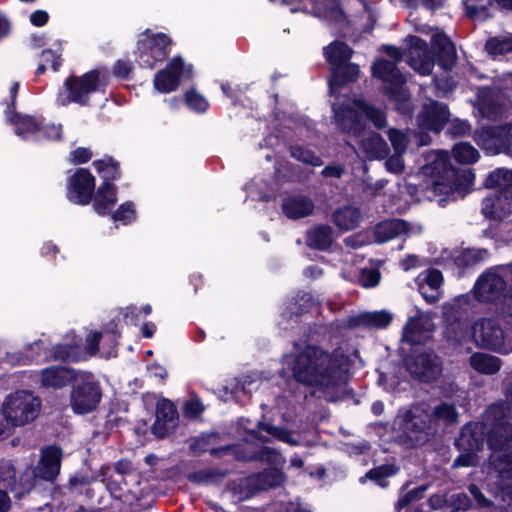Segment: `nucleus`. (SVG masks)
Returning a JSON list of instances; mask_svg holds the SVG:
<instances>
[{"mask_svg": "<svg viewBox=\"0 0 512 512\" xmlns=\"http://www.w3.org/2000/svg\"><path fill=\"white\" fill-rule=\"evenodd\" d=\"M348 369L347 356L330 353L318 345L307 344L295 356L292 373L297 383L324 392L340 386Z\"/></svg>", "mask_w": 512, "mask_h": 512, "instance_id": "1", "label": "nucleus"}, {"mask_svg": "<svg viewBox=\"0 0 512 512\" xmlns=\"http://www.w3.org/2000/svg\"><path fill=\"white\" fill-rule=\"evenodd\" d=\"M426 173L432 178L428 188L434 196L440 197L438 204L445 207L447 203L464 198L473 185L475 174L471 168H457L451 163L450 157L443 153L425 167Z\"/></svg>", "mask_w": 512, "mask_h": 512, "instance_id": "2", "label": "nucleus"}, {"mask_svg": "<svg viewBox=\"0 0 512 512\" xmlns=\"http://www.w3.org/2000/svg\"><path fill=\"white\" fill-rule=\"evenodd\" d=\"M407 44L410 66L423 75L430 74L435 64L444 71H451L456 63L455 45L445 34H436L432 37L431 50L427 42L416 35H409Z\"/></svg>", "mask_w": 512, "mask_h": 512, "instance_id": "3", "label": "nucleus"}, {"mask_svg": "<svg viewBox=\"0 0 512 512\" xmlns=\"http://www.w3.org/2000/svg\"><path fill=\"white\" fill-rule=\"evenodd\" d=\"M110 80L111 74L105 66L96 67L80 76L69 75L57 93L56 104L61 107L72 103L89 106L90 95L97 92L105 94Z\"/></svg>", "mask_w": 512, "mask_h": 512, "instance_id": "4", "label": "nucleus"}, {"mask_svg": "<svg viewBox=\"0 0 512 512\" xmlns=\"http://www.w3.org/2000/svg\"><path fill=\"white\" fill-rule=\"evenodd\" d=\"M394 424L401 442L411 447L426 444L436 433L432 414L420 405L399 410Z\"/></svg>", "mask_w": 512, "mask_h": 512, "instance_id": "5", "label": "nucleus"}, {"mask_svg": "<svg viewBox=\"0 0 512 512\" xmlns=\"http://www.w3.org/2000/svg\"><path fill=\"white\" fill-rule=\"evenodd\" d=\"M486 437V424L482 421L468 422L454 441L459 455L452 463L453 468L471 467L478 462V453L483 450Z\"/></svg>", "mask_w": 512, "mask_h": 512, "instance_id": "6", "label": "nucleus"}, {"mask_svg": "<svg viewBox=\"0 0 512 512\" xmlns=\"http://www.w3.org/2000/svg\"><path fill=\"white\" fill-rule=\"evenodd\" d=\"M487 445L491 450L501 451L512 442L511 407L507 402L491 404L484 415Z\"/></svg>", "mask_w": 512, "mask_h": 512, "instance_id": "7", "label": "nucleus"}, {"mask_svg": "<svg viewBox=\"0 0 512 512\" xmlns=\"http://www.w3.org/2000/svg\"><path fill=\"white\" fill-rule=\"evenodd\" d=\"M41 410V400L33 392L19 390L9 394L3 404L2 411L15 427L33 422Z\"/></svg>", "mask_w": 512, "mask_h": 512, "instance_id": "8", "label": "nucleus"}, {"mask_svg": "<svg viewBox=\"0 0 512 512\" xmlns=\"http://www.w3.org/2000/svg\"><path fill=\"white\" fill-rule=\"evenodd\" d=\"M172 39L163 32L146 29L137 41L138 61L141 67L152 69L166 60L171 52Z\"/></svg>", "mask_w": 512, "mask_h": 512, "instance_id": "9", "label": "nucleus"}, {"mask_svg": "<svg viewBox=\"0 0 512 512\" xmlns=\"http://www.w3.org/2000/svg\"><path fill=\"white\" fill-rule=\"evenodd\" d=\"M371 73L373 77L390 84V86L385 87L384 93L396 103L397 108L408 102L410 94L404 89L406 77L395 62L379 58L373 63Z\"/></svg>", "mask_w": 512, "mask_h": 512, "instance_id": "10", "label": "nucleus"}, {"mask_svg": "<svg viewBox=\"0 0 512 512\" xmlns=\"http://www.w3.org/2000/svg\"><path fill=\"white\" fill-rule=\"evenodd\" d=\"M472 336L477 346L500 354H508L512 346L506 341V334L497 318H480L472 327Z\"/></svg>", "mask_w": 512, "mask_h": 512, "instance_id": "11", "label": "nucleus"}, {"mask_svg": "<svg viewBox=\"0 0 512 512\" xmlns=\"http://www.w3.org/2000/svg\"><path fill=\"white\" fill-rule=\"evenodd\" d=\"M102 390L92 375L76 378L70 392V407L77 415H86L97 409Z\"/></svg>", "mask_w": 512, "mask_h": 512, "instance_id": "12", "label": "nucleus"}, {"mask_svg": "<svg viewBox=\"0 0 512 512\" xmlns=\"http://www.w3.org/2000/svg\"><path fill=\"white\" fill-rule=\"evenodd\" d=\"M406 368L410 375L421 383H433L442 374V361L431 348L414 351L406 360Z\"/></svg>", "mask_w": 512, "mask_h": 512, "instance_id": "13", "label": "nucleus"}, {"mask_svg": "<svg viewBox=\"0 0 512 512\" xmlns=\"http://www.w3.org/2000/svg\"><path fill=\"white\" fill-rule=\"evenodd\" d=\"M474 289L476 298L481 302L501 305L512 303V288H509L505 279L495 272L486 271L480 275Z\"/></svg>", "mask_w": 512, "mask_h": 512, "instance_id": "14", "label": "nucleus"}, {"mask_svg": "<svg viewBox=\"0 0 512 512\" xmlns=\"http://www.w3.org/2000/svg\"><path fill=\"white\" fill-rule=\"evenodd\" d=\"M193 78V66L186 65L184 59L177 55L166 64L164 69L159 70L153 79L155 90L160 93H170L178 89L181 80Z\"/></svg>", "mask_w": 512, "mask_h": 512, "instance_id": "15", "label": "nucleus"}, {"mask_svg": "<svg viewBox=\"0 0 512 512\" xmlns=\"http://www.w3.org/2000/svg\"><path fill=\"white\" fill-rule=\"evenodd\" d=\"M95 177L87 168H77L68 178L66 198L73 204L89 205L94 196Z\"/></svg>", "mask_w": 512, "mask_h": 512, "instance_id": "16", "label": "nucleus"}, {"mask_svg": "<svg viewBox=\"0 0 512 512\" xmlns=\"http://www.w3.org/2000/svg\"><path fill=\"white\" fill-rule=\"evenodd\" d=\"M332 119L336 128L343 134L360 137L365 131V119L353 104H333Z\"/></svg>", "mask_w": 512, "mask_h": 512, "instance_id": "17", "label": "nucleus"}, {"mask_svg": "<svg viewBox=\"0 0 512 512\" xmlns=\"http://www.w3.org/2000/svg\"><path fill=\"white\" fill-rule=\"evenodd\" d=\"M179 426V414L176 405L167 398L157 401L155 407V421L151 426V433L157 439H164L173 434Z\"/></svg>", "mask_w": 512, "mask_h": 512, "instance_id": "18", "label": "nucleus"}, {"mask_svg": "<svg viewBox=\"0 0 512 512\" xmlns=\"http://www.w3.org/2000/svg\"><path fill=\"white\" fill-rule=\"evenodd\" d=\"M62 460L63 450L60 446H45L34 469V476L47 482H54L60 474Z\"/></svg>", "mask_w": 512, "mask_h": 512, "instance_id": "19", "label": "nucleus"}, {"mask_svg": "<svg viewBox=\"0 0 512 512\" xmlns=\"http://www.w3.org/2000/svg\"><path fill=\"white\" fill-rule=\"evenodd\" d=\"M450 118V111L447 104L439 101H432L423 107L418 117L420 126L428 131L441 132Z\"/></svg>", "mask_w": 512, "mask_h": 512, "instance_id": "20", "label": "nucleus"}, {"mask_svg": "<svg viewBox=\"0 0 512 512\" xmlns=\"http://www.w3.org/2000/svg\"><path fill=\"white\" fill-rule=\"evenodd\" d=\"M512 192L495 191L494 195L487 196L482 200V214L492 220H501L511 213Z\"/></svg>", "mask_w": 512, "mask_h": 512, "instance_id": "21", "label": "nucleus"}, {"mask_svg": "<svg viewBox=\"0 0 512 512\" xmlns=\"http://www.w3.org/2000/svg\"><path fill=\"white\" fill-rule=\"evenodd\" d=\"M392 314L385 311L362 312L345 319L344 327L352 330L359 327L367 329H385L392 322Z\"/></svg>", "mask_w": 512, "mask_h": 512, "instance_id": "22", "label": "nucleus"}, {"mask_svg": "<svg viewBox=\"0 0 512 512\" xmlns=\"http://www.w3.org/2000/svg\"><path fill=\"white\" fill-rule=\"evenodd\" d=\"M479 111L489 119H496L503 113L500 90L493 86H481L476 92Z\"/></svg>", "mask_w": 512, "mask_h": 512, "instance_id": "23", "label": "nucleus"}, {"mask_svg": "<svg viewBox=\"0 0 512 512\" xmlns=\"http://www.w3.org/2000/svg\"><path fill=\"white\" fill-rule=\"evenodd\" d=\"M328 87L330 94L340 91L343 87L358 80L360 69L355 63H345L329 68Z\"/></svg>", "mask_w": 512, "mask_h": 512, "instance_id": "24", "label": "nucleus"}, {"mask_svg": "<svg viewBox=\"0 0 512 512\" xmlns=\"http://www.w3.org/2000/svg\"><path fill=\"white\" fill-rule=\"evenodd\" d=\"M6 121L14 126V132L22 139L41 131L42 119L14 111H4Z\"/></svg>", "mask_w": 512, "mask_h": 512, "instance_id": "25", "label": "nucleus"}, {"mask_svg": "<svg viewBox=\"0 0 512 512\" xmlns=\"http://www.w3.org/2000/svg\"><path fill=\"white\" fill-rule=\"evenodd\" d=\"M283 214L291 220H299L313 214L315 204L305 195H290L281 204Z\"/></svg>", "mask_w": 512, "mask_h": 512, "instance_id": "26", "label": "nucleus"}, {"mask_svg": "<svg viewBox=\"0 0 512 512\" xmlns=\"http://www.w3.org/2000/svg\"><path fill=\"white\" fill-rule=\"evenodd\" d=\"M77 371L66 366H50L41 370V384L44 387L61 389L77 378Z\"/></svg>", "mask_w": 512, "mask_h": 512, "instance_id": "27", "label": "nucleus"}, {"mask_svg": "<svg viewBox=\"0 0 512 512\" xmlns=\"http://www.w3.org/2000/svg\"><path fill=\"white\" fill-rule=\"evenodd\" d=\"M117 200V186L110 185L108 182H102L94 191L92 200L93 210L99 216H106L110 214Z\"/></svg>", "mask_w": 512, "mask_h": 512, "instance_id": "28", "label": "nucleus"}, {"mask_svg": "<svg viewBox=\"0 0 512 512\" xmlns=\"http://www.w3.org/2000/svg\"><path fill=\"white\" fill-rule=\"evenodd\" d=\"M259 431H264L271 435L274 439L289 444L290 446H298L300 444L299 440L293 437L290 430L284 427L275 426L264 421H259L256 425V429L248 430V434L253 439L260 440L262 442H268L269 439L265 436H262Z\"/></svg>", "mask_w": 512, "mask_h": 512, "instance_id": "29", "label": "nucleus"}, {"mask_svg": "<svg viewBox=\"0 0 512 512\" xmlns=\"http://www.w3.org/2000/svg\"><path fill=\"white\" fill-rule=\"evenodd\" d=\"M306 245L314 250L328 251L333 244V229L328 224H317L307 230Z\"/></svg>", "mask_w": 512, "mask_h": 512, "instance_id": "30", "label": "nucleus"}, {"mask_svg": "<svg viewBox=\"0 0 512 512\" xmlns=\"http://www.w3.org/2000/svg\"><path fill=\"white\" fill-rule=\"evenodd\" d=\"M362 221V214L359 208L344 205L337 208L332 214V222L342 231L356 229Z\"/></svg>", "mask_w": 512, "mask_h": 512, "instance_id": "31", "label": "nucleus"}, {"mask_svg": "<svg viewBox=\"0 0 512 512\" xmlns=\"http://www.w3.org/2000/svg\"><path fill=\"white\" fill-rule=\"evenodd\" d=\"M410 230L409 223L403 219H392L379 222L374 229L376 242L385 243Z\"/></svg>", "mask_w": 512, "mask_h": 512, "instance_id": "32", "label": "nucleus"}, {"mask_svg": "<svg viewBox=\"0 0 512 512\" xmlns=\"http://www.w3.org/2000/svg\"><path fill=\"white\" fill-rule=\"evenodd\" d=\"M228 469H220L217 467H207L186 475V479L198 486L219 485L229 475Z\"/></svg>", "mask_w": 512, "mask_h": 512, "instance_id": "33", "label": "nucleus"}, {"mask_svg": "<svg viewBox=\"0 0 512 512\" xmlns=\"http://www.w3.org/2000/svg\"><path fill=\"white\" fill-rule=\"evenodd\" d=\"M481 135L498 149L509 148L512 145V124L483 127Z\"/></svg>", "mask_w": 512, "mask_h": 512, "instance_id": "34", "label": "nucleus"}, {"mask_svg": "<svg viewBox=\"0 0 512 512\" xmlns=\"http://www.w3.org/2000/svg\"><path fill=\"white\" fill-rule=\"evenodd\" d=\"M323 54L330 68L350 62L353 50L346 42L334 40L324 48Z\"/></svg>", "mask_w": 512, "mask_h": 512, "instance_id": "35", "label": "nucleus"}, {"mask_svg": "<svg viewBox=\"0 0 512 512\" xmlns=\"http://www.w3.org/2000/svg\"><path fill=\"white\" fill-rule=\"evenodd\" d=\"M352 103L360 110L365 123L369 121L377 129H382L387 125L386 113L382 108L370 104L362 98H354Z\"/></svg>", "mask_w": 512, "mask_h": 512, "instance_id": "36", "label": "nucleus"}, {"mask_svg": "<svg viewBox=\"0 0 512 512\" xmlns=\"http://www.w3.org/2000/svg\"><path fill=\"white\" fill-rule=\"evenodd\" d=\"M92 165L103 179V182H108L110 185H115L114 182L122 177L120 163L112 156H105L102 159L94 160Z\"/></svg>", "mask_w": 512, "mask_h": 512, "instance_id": "37", "label": "nucleus"}, {"mask_svg": "<svg viewBox=\"0 0 512 512\" xmlns=\"http://www.w3.org/2000/svg\"><path fill=\"white\" fill-rule=\"evenodd\" d=\"M470 365L479 373L493 375L501 369L502 361L493 355L474 353L470 357Z\"/></svg>", "mask_w": 512, "mask_h": 512, "instance_id": "38", "label": "nucleus"}, {"mask_svg": "<svg viewBox=\"0 0 512 512\" xmlns=\"http://www.w3.org/2000/svg\"><path fill=\"white\" fill-rule=\"evenodd\" d=\"M484 185L489 189L506 192L507 189L512 192V170L497 168L491 171L484 181Z\"/></svg>", "mask_w": 512, "mask_h": 512, "instance_id": "39", "label": "nucleus"}, {"mask_svg": "<svg viewBox=\"0 0 512 512\" xmlns=\"http://www.w3.org/2000/svg\"><path fill=\"white\" fill-rule=\"evenodd\" d=\"M52 357L56 361L75 363L83 360L84 351L79 345L57 344L52 349Z\"/></svg>", "mask_w": 512, "mask_h": 512, "instance_id": "40", "label": "nucleus"}, {"mask_svg": "<svg viewBox=\"0 0 512 512\" xmlns=\"http://www.w3.org/2000/svg\"><path fill=\"white\" fill-rule=\"evenodd\" d=\"M399 471L400 468L395 464H382L368 470L364 478L371 480L382 488H386L389 484L387 479L396 475Z\"/></svg>", "mask_w": 512, "mask_h": 512, "instance_id": "41", "label": "nucleus"}, {"mask_svg": "<svg viewBox=\"0 0 512 512\" xmlns=\"http://www.w3.org/2000/svg\"><path fill=\"white\" fill-rule=\"evenodd\" d=\"M487 255V249L467 248L454 258V263L458 268L466 269L479 264Z\"/></svg>", "mask_w": 512, "mask_h": 512, "instance_id": "42", "label": "nucleus"}, {"mask_svg": "<svg viewBox=\"0 0 512 512\" xmlns=\"http://www.w3.org/2000/svg\"><path fill=\"white\" fill-rule=\"evenodd\" d=\"M452 154L454 160L463 165L476 163L480 154L478 150L468 142H460L453 146Z\"/></svg>", "mask_w": 512, "mask_h": 512, "instance_id": "43", "label": "nucleus"}, {"mask_svg": "<svg viewBox=\"0 0 512 512\" xmlns=\"http://www.w3.org/2000/svg\"><path fill=\"white\" fill-rule=\"evenodd\" d=\"M314 297L309 292H300L297 296L289 303L287 309L289 316L299 317L308 313L314 306Z\"/></svg>", "mask_w": 512, "mask_h": 512, "instance_id": "44", "label": "nucleus"}, {"mask_svg": "<svg viewBox=\"0 0 512 512\" xmlns=\"http://www.w3.org/2000/svg\"><path fill=\"white\" fill-rule=\"evenodd\" d=\"M424 331L421 317H410L403 327V339L409 344H419Z\"/></svg>", "mask_w": 512, "mask_h": 512, "instance_id": "45", "label": "nucleus"}, {"mask_svg": "<svg viewBox=\"0 0 512 512\" xmlns=\"http://www.w3.org/2000/svg\"><path fill=\"white\" fill-rule=\"evenodd\" d=\"M182 100L191 111L197 114L205 113L210 107L208 100L195 87L188 89Z\"/></svg>", "mask_w": 512, "mask_h": 512, "instance_id": "46", "label": "nucleus"}, {"mask_svg": "<svg viewBox=\"0 0 512 512\" xmlns=\"http://www.w3.org/2000/svg\"><path fill=\"white\" fill-rule=\"evenodd\" d=\"M290 155L297 161L304 164L319 167L323 164V160L313 150L306 148L303 145L295 144L289 147Z\"/></svg>", "mask_w": 512, "mask_h": 512, "instance_id": "47", "label": "nucleus"}, {"mask_svg": "<svg viewBox=\"0 0 512 512\" xmlns=\"http://www.w3.org/2000/svg\"><path fill=\"white\" fill-rule=\"evenodd\" d=\"M491 465L502 480L512 479V451H502L491 459Z\"/></svg>", "mask_w": 512, "mask_h": 512, "instance_id": "48", "label": "nucleus"}, {"mask_svg": "<svg viewBox=\"0 0 512 512\" xmlns=\"http://www.w3.org/2000/svg\"><path fill=\"white\" fill-rule=\"evenodd\" d=\"M16 482V469L12 461L0 460V488L13 492Z\"/></svg>", "mask_w": 512, "mask_h": 512, "instance_id": "49", "label": "nucleus"}, {"mask_svg": "<svg viewBox=\"0 0 512 512\" xmlns=\"http://www.w3.org/2000/svg\"><path fill=\"white\" fill-rule=\"evenodd\" d=\"M111 217L116 222H121L124 225H129L136 220L135 204L132 201L122 203L116 211L111 214Z\"/></svg>", "mask_w": 512, "mask_h": 512, "instance_id": "50", "label": "nucleus"}, {"mask_svg": "<svg viewBox=\"0 0 512 512\" xmlns=\"http://www.w3.org/2000/svg\"><path fill=\"white\" fill-rule=\"evenodd\" d=\"M485 49L490 55H504L512 52V39L489 38L486 41Z\"/></svg>", "mask_w": 512, "mask_h": 512, "instance_id": "51", "label": "nucleus"}, {"mask_svg": "<svg viewBox=\"0 0 512 512\" xmlns=\"http://www.w3.org/2000/svg\"><path fill=\"white\" fill-rule=\"evenodd\" d=\"M90 477L83 472H76L70 475L63 488L70 494H81L82 489L90 484Z\"/></svg>", "mask_w": 512, "mask_h": 512, "instance_id": "52", "label": "nucleus"}, {"mask_svg": "<svg viewBox=\"0 0 512 512\" xmlns=\"http://www.w3.org/2000/svg\"><path fill=\"white\" fill-rule=\"evenodd\" d=\"M388 138L396 154H403L408 146L407 135L399 129L391 128L388 132Z\"/></svg>", "mask_w": 512, "mask_h": 512, "instance_id": "53", "label": "nucleus"}, {"mask_svg": "<svg viewBox=\"0 0 512 512\" xmlns=\"http://www.w3.org/2000/svg\"><path fill=\"white\" fill-rule=\"evenodd\" d=\"M425 491V486H419L407 491L404 495L399 497V499L395 503V508L397 510H401L402 508H406L407 506H409L411 503L422 499L424 497Z\"/></svg>", "mask_w": 512, "mask_h": 512, "instance_id": "54", "label": "nucleus"}, {"mask_svg": "<svg viewBox=\"0 0 512 512\" xmlns=\"http://www.w3.org/2000/svg\"><path fill=\"white\" fill-rule=\"evenodd\" d=\"M205 410V407L198 397L190 398L185 401L182 412L184 417L188 419L198 418Z\"/></svg>", "mask_w": 512, "mask_h": 512, "instance_id": "55", "label": "nucleus"}, {"mask_svg": "<svg viewBox=\"0 0 512 512\" xmlns=\"http://www.w3.org/2000/svg\"><path fill=\"white\" fill-rule=\"evenodd\" d=\"M433 415L437 419H441L446 422L452 423L456 421L458 413L454 405L442 402L439 405L435 406L433 410Z\"/></svg>", "mask_w": 512, "mask_h": 512, "instance_id": "56", "label": "nucleus"}, {"mask_svg": "<svg viewBox=\"0 0 512 512\" xmlns=\"http://www.w3.org/2000/svg\"><path fill=\"white\" fill-rule=\"evenodd\" d=\"M134 67L129 60L118 59L112 67V74L120 80H130Z\"/></svg>", "mask_w": 512, "mask_h": 512, "instance_id": "57", "label": "nucleus"}, {"mask_svg": "<svg viewBox=\"0 0 512 512\" xmlns=\"http://www.w3.org/2000/svg\"><path fill=\"white\" fill-rule=\"evenodd\" d=\"M214 434L202 433L199 437L192 440L189 445V450L197 455H201L202 453L209 452L211 437Z\"/></svg>", "mask_w": 512, "mask_h": 512, "instance_id": "58", "label": "nucleus"}, {"mask_svg": "<svg viewBox=\"0 0 512 512\" xmlns=\"http://www.w3.org/2000/svg\"><path fill=\"white\" fill-rule=\"evenodd\" d=\"M93 153L90 148L77 147L70 152V160L74 164H85L91 160Z\"/></svg>", "mask_w": 512, "mask_h": 512, "instance_id": "59", "label": "nucleus"}, {"mask_svg": "<svg viewBox=\"0 0 512 512\" xmlns=\"http://www.w3.org/2000/svg\"><path fill=\"white\" fill-rule=\"evenodd\" d=\"M228 488L233 492L234 495H237L239 499H246L250 496L247 479L231 481L228 484Z\"/></svg>", "mask_w": 512, "mask_h": 512, "instance_id": "60", "label": "nucleus"}, {"mask_svg": "<svg viewBox=\"0 0 512 512\" xmlns=\"http://www.w3.org/2000/svg\"><path fill=\"white\" fill-rule=\"evenodd\" d=\"M41 59L43 63L49 64L53 71H58L60 66L62 65V59L59 54H57L52 49H45L41 53Z\"/></svg>", "mask_w": 512, "mask_h": 512, "instance_id": "61", "label": "nucleus"}, {"mask_svg": "<svg viewBox=\"0 0 512 512\" xmlns=\"http://www.w3.org/2000/svg\"><path fill=\"white\" fill-rule=\"evenodd\" d=\"M468 491L480 508H490L493 506V502L484 495L476 484H470Z\"/></svg>", "mask_w": 512, "mask_h": 512, "instance_id": "62", "label": "nucleus"}, {"mask_svg": "<svg viewBox=\"0 0 512 512\" xmlns=\"http://www.w3.org/2000/svg\"><path fill=\"white\" fill-rule=\"evenodd\" d=\"M380 272L377 269L364 270L361 274V283L365 288H372L380 282Z\"/></svg>", "mask_w": 512, "mask_h": 512, "instance_id": "63", "label": "nucleus"}, {"mask_svg": "<svg viewBox=\"0 0 512 512\" xmlns=\"http://www.w3.org/2000/svg\"><path fill=\"white\" fill-rule=\"evenodd\" d=\"M104 334L114 346L118 345V339L121 337L118 319H112L105 325Z\"/></svg>", "mask_w": 512, "mask_h": 512, "instance_id": "64", "label": "nucleus"}]
</instances>
